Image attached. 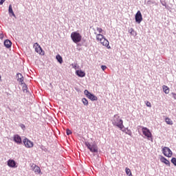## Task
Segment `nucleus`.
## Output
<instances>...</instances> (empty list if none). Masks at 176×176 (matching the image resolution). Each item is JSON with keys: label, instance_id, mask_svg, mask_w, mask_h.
<instances>
[{"label": "nucleus", "instance_id": "obj_1", "mask_svg": "<svg viewBox=\"0 0 176 176\" xmlns=\"http://www.w3.org/2000/svg\"><path fill=\"white\" fill-rule=\"evenodd\" d=\"M112 124L113 126L118 127V129L120 130H123V129H124V125H123V120L120 119V116H119L118 114L114 115Z\"/></svg>", "mask_w": 176, "mask_h": 176}, {"label": "nucleus", "instance_id": "obj_2", "mask_svg": "<svg viewBox=\"0 0 176 176\" xmlns=\"http://www.w3.org/2000/svg\"><path fill=\"white\" fill-rule=\"evenodd\" d=\"M71 38L74 43H79L82 41V35L78 32H74L71 34Z\"/></svg>", "mask_w": 176, "mask_h": 176}, {"label": "nucleus", "instance_id": "obj_3", "mask_svg": "<svg viewBox=\"0 0 176 176\" xmlns=\"http://www.w3.org/2000/svg\"><path fill=\"white\" fill-rule=\"evenodd\" d=\"M85 144L87 148H88V149L90 151V152H92L93 153H97V152H98V146H97V144H91L89 142H85Z\"/></svg>", "mask_w": 176, "mask_h": 176}, {"label": "nucleus", "instance_id": "obj_4", "mask_svg": "<svg viewBox=\"0 0 176 176\" xmlns=\"http://www.w3.org/2000/svg\"><path fill=\"white\" fill-rule=\"evenodd\" d=\"M84 94H85V96H87V98L91 100V101H97V100H98V98H97V96H96L94 94H92L91 93H90L87 89H85L84 91Z\"/></svg>", "mask_w": 176, "mask_h": 176}, {"label": "nucleus", "instance_id": "obj_5", "mask_svg": "<svg viewBox=\"0 0 176 176\" xmlns=\"http://www.w3.org/2000/svg\"><path fill=\"white\" fill-rule=\"evenodd\" d=\"M142 131L143 133V135H145L148 140H153L152 138V133L151 131L146 127H143L142 129Z\"/></svg>", "mask_w": 176, "mask_h": 176}, {"label": "nucleus", "instance_id": "obj_6", "mask_svg": "<svg viewBox=\"0 0 176 176\" xmlns=\"http://www.w3.org/2000/svg\"><path fill=\"white\" fill-rule=\"evenodd\" d=\"M162 153L166 157H171V156H173V151H171V149L168 147H164L162 148Z\"/></svg>", "mask_w": 176, "mask_h": 176}, {"label": "nucleus", "instance_id": "obj_7", "mask_svg": "<svg viewBox=\"0 0 176 176\" xmlns=\"http://www.w3.org/2000/svg\"><path fill=\"white\" fill-rule=\"evenodd\" d=\"M34 47L35 52H36V53H38V54H41V56L45 55V51H43V50H42V47H41V45H39V44H38V43H34Z\"/></svg>", "mask_w": 176, "mask_h": 176}, {"label": "nucleus", "instance_id": "obj_8", "mask_svg": "<svg viewBox=\"0 0 176 176\" xmlns=\"http://www.w3.org/2000/svg\"><path fill=\"white\" fill-rule=\"evenodd\" d=\"M23 144L25 148H34V142L28 140V138L23 139Z\"/></svg>", "mask_w": 176, "mask_h": 176}, {"label": "nucleus", "instance_id": "obj_9", "mask_svg": "<svg viewBox=\"0 0 176 176\" xmlns=\"http://www.w3.org/2000/svg\"><path fill=\"white\" fill-rule=\"evenodd\" d=\"M136 23H141L142 21V14H141V11H138L135 16Z\"/></svg>", "mask_w": 176, "mask_h": 176}, {"label": "nucleus", "instance_id": "obj_10", "mask_svg": "<svg viewBox=\"0 0 176 176\" xmlns=\"http://www.w3.org/2000/svg\"><path fill=\"white\" fill-rule=\"evenodd\" d=\"M8 166L11 167L12 168H17L16 161L13 160H9L8 161Z\"/></svg>", "mask_w": 176, "mask_h": 176}, {"label": "nucleus", "instance_id": "obj_11", "mask_svg": "<svg viewBox=\"0 0 176 176\" xmlns=\"http://www.w3.org/2000/svg\"><path fill=\"white\" fill-rule=\"evenodd\" d=\"M102 46H105L107 49H111V46H109V41L107 40V38H103L102 41H99Z\"/></svg>", "mask_w": 176, "mask_h": 176}, {"label": "nucleus", "instance_id": "obj_12", "mask_svg": "<svg viewBox=\"0 0 176 176\" xmlns=\"http://www.w3.org/2000/svg\"><path fill=\"white\" fill-rule=\"evenodd\" d=\"M32 168L36 174H41V168H39V166H36V164H32Z\"/></svg>", "mask_w": 176, "mask_h": 176}, {"label": "nucleus", "instance_id": "obj_13", "mask_svg": "<svg viewBox=\"0 0 176 176\" xmlns=\"http://www.w3.org/2000/svg\"><path fill=\"white\" fill-rule=\"evenodd\" d=\"M14 142L18 144V145H20L22 144L21 137H20V135H14Z\"/></svg>", "mask_w": 176, "mask_h": 176}, {"label": "nucleus", "instance_id": "obj_14", "mask_svg": "<svg viewBox=\"0 0 176 176\" xmlns=\"http://www.w3.org/2000/svg\"><path fill=\"white\" fill-rule=\"evenodd\" d=\"M94 34L96 35V41H98V42L101 41L102 40H103L105 38V36H104V35H102L101 34H98L97 32H95Z\"/></svg>", "mask_w": 176, "mask_h": 176}, {"label": "nucleus", "instance_id": "obj_15", "mask_svg": "<svg viewBox=\"0 0 176 176\" xmlns=\"http://www.w3.org/2000/svg\"><path fill=\"white\" fill-rule=\"evenodd\" d=\"M76 74L80 78H85L86 76V73L82 70H76Z\"/></svg>", "mask_w": 176, "mask_h": 176}, {"label": "nucleus", "instance_id": "obj_16", "mask_svg": "<svg viewBox=\"0 0 176 176\" xmlns=\"http://www.w3.org/2000/svg\"><path fill=\"white\" fill-rule=\"evenodd\" d=\"M4 45L6 46V47H7V49H9V47H12V41L8 39L4 41Z\"/></svg>", "mask_w": 176, "mask_h": 176}, {"label": "nucleus", "instance_id": "obj_17", "mask_svg": "<svg viewBox=\"0 0 176 176\" xmlns=\"http://www.w3.org/2000/svg\"><path fill=\"white\" fill-rule=\"evenodd\" d=\"M161 162L162 163H164V164H166V166H170V161H168V160H167L166 157H161Z\"/></svg>", "mask_w": 176, "mask_h": 176}, {"label": "nucleus", "instance_id": "obj_18", "mask_svg": "<svg viewBox=\"0 0 176 176\" xmlns=\"http://www.w3.org/2000/svg\"><path fill=\"white\" fill-rule=\"evenodd\" d=\"M162 89L165 94H168V93H170V88H168V87H167L166 85H163Z\"/></svg>", "mask_w": 176, "mask_h": 176}, {"label": "nucleus", "instance_id": "obj_19", "mask_svg": "<svg viewBox=\"0 0 176 176\" xmlns=\"http://www.w3.org/2000/svg\"><path fill=\"white\" fill-rule=\"evenodd\" d=\"M18 76V82H24V77H23V74L19 73L17 74Z\"/></svg>", "mask_w": 176, "mask_h": 176}, {"label": "nucleus", "instance_id": "obj_20", "mask_svg": "<svg viewBox=\"0 0 176 176\" xmlns=\"http://www.w3.org/2000/svg\"><path fill=\"white\" fill-rule=\"evenodd\" d=\"M129 32L131 35H133V36H137V32L134 31V29L130 28L129 30Z\"/></svg>", "mask_w": 176, "mask_h": 176}, {"label": "nucleus", "instance_id": "obj_21", "mask_svg": "<svg viewBox=\"0 0 176 176\" xmlns=\"http://www.w3.org/2000/svg\"><path fill=\"white\" fill-rule=\"evenodd\" d=\"M8 12L13 16L14 17H16V15L14 14V12H13V8H12V4L9 6Z\"/></svg>", "mask_w": 176, "mask_h": 176}, {"label": "nucleus", "instance_id": "obj_22", "mask_svg": "<svg viewBox=\"0 0 176 176\" xmlns=\"http://www.w3.org/2000/svg\"><path fill=\"white\" fill-rule=\"evenodd\" d=\"M56 58L60 64H63V57L60 54L56 55Z\"/></svg>", "mask_w": 176, "mask_h": 176}, {"label": "nucleus", "instance_id": "obj_23", "mask_svg": "<svg viewBox=\"0 0 176 176\" xmlns=\"http://www.w3.org/2000/svg\"><path fill=\"white\" fill-rule=\"evenodd\" d=\"M165 122H166V123H167L168 124H169L170 126H173V120H171L169 118H166L165 119Z\"/></svg>", "mask_w": 176, "mask_h": 176}, {"label": "nucleus", "instance_id": "obj_24", "mask_svg": "<svg viewBox=\"0 0 176 176\" xmlns=\"http://www.w3.org/2000/svg\"><path fill=\"white\" fill-rule=\"evenodd\" d=\"M125 171L126 173V175L129 176H133V174H131V170L129 168H126Z\"/></svg>", "mask_w": 176, "mask_h": 176}, {"label": "nucleus", "instance_id": "obj_25", "mask_svg": "<svg viewBox=\"0 0 176 176\" xmlns=\"http://www.w3.org/2000/svg\"><path fill=\"white\" fill-rule=\"evenodd\" d=\"M82 103L84 104V105H89V101L85 98H82Z\"/></svg>", "mask_w": 176, "mask_h": 176}, {"label": "nucleus", "instance_id": "obj_26", "mask_svg": "<svg viewBox=\"0 0 176 176\" xmlns=\"http://www.w3.org/2000/svg\"><path fill=\"white\" fill-rule=\"evenodd\" d=\"M97 33L98 34H101L102 32V28H96Z\"/></svg>", "mask_w": 176, "mask_h": 176}, {"label": "nucleus", "instance_id": "obj_27", "mask_svg": "<svg viewBox=\"0 0 176 176\" xmlns=\"http://www.w3.org/2000/svg\"><path fill=\"white\" fill-rule=\"evenodd\" d=\"M171 163H173V164H174V166H176V158L175 157H173L171 159Z\"/></svg>", "mask_w": 176, "mask_h": 176}, {"label": "nucleus", "instance_id": "obj_28", "mask_svg": "<svg viewBox=\"0 0 176 176\" xmlns=\"http://www.w3.org/2000/svg\"><path fill=\"white\" fill-rule=\"evenodd\" d=\"M146 107H148V108H152V104H151L149 101H146Z\"/></svg>", "mask_w": 176, "mask_h": 176}, {"label": "nucleus", "instance_id": "obj_29", "mask_svg": "<svg viewBox=\"0 0 176 176\" xmlns=\"http://www.w3.org/2000/svg\"><path fill=\"white\" fill-rule=\"evenodd\" d=\"M66 133H67V135H69L70 134H72V131H71V130L67 129H66Z\"/></svg>", "mask_w": 176, "mask_h": 176}, {"label": "nucleus", "instance_id": "obj_30", "mask_svg": "<svg viewBox=\"0 0 176 176\" xmlns=\"http://www.w3.org/2000/svg\"><path fill=\"white\" fill-rule=\"evenodd\" d=\"M101 69H102V71H105L107 69V66L105 65H102L101 66Z\"/></svg>", "mask_w": 176, "mask_h": 176}, {"label": "nucleus", "instance_id": "obj_31", "mask_svg": "<svg viewBox=\"0 0 176 176\" xmlns=\"http://www.w3.org/2000/svg\"><path fill=\"white\" fill-rule=\"evenodd\" d=\"M171 94H172L173 98H174V100H176V94L175 93H172Z\"/></svg>", "mask_w": 176, "mask_h": 176}, {"label": "nucleus", "instance_id": "obj_32", "mask_svg": "<svg viewBox=\"0 0 176 176\" xmlns=\"http://www.w3.org/2000/svg\"><path fill=\"white\" fill-rule=\"evenodd\" d=\"M6 0H0V5H3V2H5Z\"/></svg>", "mask_w": 176, "mask_h": 176}, {"label": "nucleus", "instance_id": "obj_33", "mask_svg": "<svg viewBox=\"0 0 176 176\" xmlns=\"http://www.w3.org/2000/svg\"><path fill=\"white\" fill-rule=\"evenodd\" d=\"M129 135H131V131H129V133H126Z\"/></svg>", "mask_w": 176, "mask_h": 176}, {"label": "nucleus", "instance_id": "obj_34", "mask_svg": "<svg viewBox=\"0 0 176 176\" xmlns=\"http://www.w3.org/2000/svg\"><path fill=\"white\" fill-rule=\"evenodd\" d=\"M2 80V77L0 75V82Z\"/></svg>", "mask_w": 176, "mask_h": 176}, {"label": "nucleus", "instance_id": "obj_35", "mask_svg": "<svg viewBox=\"0 0 176 176\" xmlns=\"http://www.w3.org/2000/svg\"><path fill=\"white\" fill-rule=\"evenodd\" d=\"M22 127H25V126H24V125H22Z\"/></svg>", "mask_w": 176, "mask_h": 176}, {"label": "nucleus", "instance_id": "obj_36", "mask_svg": "<svg viewBox=\"0 0 176 176\" xmlns=\"http://www.w3.org/2000/svg\"><path fill=\"white\" fill-rule=\"evenodd\" d=\"M22 127H25V126H24V125H22Z\"/></svg>", "mask_w": 176, "mask_h": 176}]
</instances>
